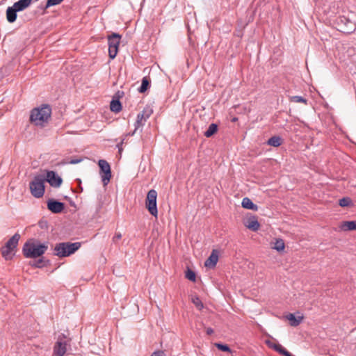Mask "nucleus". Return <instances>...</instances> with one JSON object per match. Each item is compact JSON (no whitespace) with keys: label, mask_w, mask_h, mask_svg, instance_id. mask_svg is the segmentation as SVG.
I'll use <instances>...</instances> for the list:
<instances>
[{"label":"nucleus","mask_w":356,"mask_h":356,"mask_svg":"<svg viewBox=\"0 0 356 356\" xmlns=\"http://www.w3.org/2000/svg\"><path fill=\"white\" fill-rule=\"evenodd\" d=\"M51 108L50 106L44 104L35 108L31 111L30 122L35 126L44 127L51 118Z\"/></svg>","instance_id":"f257e3e1"},{"label":"nucleus","mask_w":356,"mask_h":356,"mask_svg":"<svg viewBox=\"0 0 356 356\" xmlns=\"http://www.w3.org/2000/svg\"><path fill=\"white\" fill-rule=\"evenodd\" d=\"M48 246L35 239H30L23 246L22 252L26 258H37L47 251Z\"/></svg>","instance_id":"f03ea898"},{"label":"nucleus","mask_w":356,"mask_h":356,"mask_svg":"<svg viewBox=\"0 0 356 356\" xmlns=\"http://www.w3.org/2000/svg\"><path fill=\"white\" fill-rule=\"evenodd\" d=\"M81 247V243L63 242L57 243L54 249V254L58 257H66L78 250Z\"/></svg>","instance_id":"7ed1b4c3"},{"label":"nucleus","mask_w":356,"mask_h":356,"mask_svg":"<svg viewBox=\"0 0 356 356\" xmlns=\"http://www.w3.org/2000/svg\"><path fill=\"white\" fill-rule=\"evenodd\" d=\"M45 177L44 175H38L34 177L33 179L29 184V188L32 195L36 198H40L44 193Z\"/></svg>","instance_id":"20e7f679"},{"label":"nucleus","mask_w":356,"mask_h":356,"mask_svg":"<svg viewBox=\"0 0 356 356\" xmlns=\"http://www.w3.org/2000/svg\"><path fill=\"white\" fill-rule=\"evenodd\" d=\"M157 192L154 189L148 191L145 200V206L149 213L154 217H157Z\"/></svg>","instance_id":"39448f33"},{"label":"nucleus","mask_w":356,"mask_h":356,"mask_svg":"<svg viewBox=\"0 0 356 356\" xmlns=\"http://www.w3.org/2000/svg\"><path fill=\"white\" fill-rule=\"evenodd\" d=\"M70 342V339H68L64 334H60L54 347L53 356H63Z\"/></svg>","instance_id":"423d86ee"},{"label":"nucleus","mask_w":356,"mask_h":356,"mask_svg":"<svg viewBox=\"0 0 356 356\" xmlns=\"http://www.w3.org/2000/svg\"><path fill=\"white\" fill-rule=\"evenodd\" d=\"M120 39L121 35L116 33L108 36V55L111 59H114L118 54Z\"/></svg>","instance_id":"0eeeda50"},{"label":"nucleus","mask_w":356,"mask_h":356,"mask_svg":"<svg viewBox=\"0 0 356 356\" xmlns=\"http://www.w3.org/2000/svg\"><path fill=\"white\" fill-rule=\"evenodd\" d=\"M99 167L100 168V173H103L102 175V181L104 186H106L111 178V170L109 163L103 159H100L98 162Z\"/></svg>","instance_id":"6e6552de"},{"label":"nucleus","mask_w":356,"mask_h":356,"mask_svg":"<svg viewBox=\"0 0 356 356\" xmlns=\"http://www.w3.org/2000/svg\"><path fill=\"white\" fill-rule=\"evenodd\" d=\"M45 181H47L51 186L58 188L63 182L62 178L58 176L54 171H47Z\"/></svg>","instance_id":"1a4fd4ad"},{"label":"nucleus","mask_w":356,"mask_h":356,"mask_svg":"<svg viewBox=\"0 0 356 356\" xmlns=\"http://www.w3.org/2000/svg\"><path fill=\"white\" fill-rule=\"evenodd\" d=\"M47 208L54 213H61L65 209L64 203L50 199L47 201Z\"/></svg>","instance_id":"9d476101"},{"label":"nucleus","mask_w":356,"mask_h":356,"mask_svg":"<svg viewBox=\"0 0 356 356\" xmlns=\"http://www.w3.org/2000/svg\"><path fill=\"white\" fill-rule=\"evenodd\" d=\"M218 261V252L216 250H213L210 256L204 262V266L207 268H213L216 266Z\"/></svg>","instance_id":"9b49d317"},{"label":"nucleus","mask_w":356,"mask_h":356,"mask_svg":"<svg viewBox=\"0 0 356 356\" xmlns=\"http://www.w3.org/2000/svg\"><path fill=\"white\" fill-rule=\"evenodd\" d=\"M245 227L249 229L256 232L259 229L260 225L258 222L257 218L255 216H252L245 224Z\"/></svg>","instance_id":"f8f14e48"},{"label":"nucleus","mask_w":356,"mask_h":356,"mask_svg":"<svg viewBox=\"0 0 356 356\" xmlns=\"http://www.w3.org/2000/svg\"><path fill=\"white\" fill-rule=\"evenodd\" d=\"M32 1L33 0H19L15 2L13 6L16 8L18 12L22 11L31 5Z\"/></svg>","instance_id":"ddd939ff"},{"label":"nucleus","mask_w":356,"mask_h":356,"mask_svg":"<svg viewBox=\"0 0 356 356\" xmlns=\"http://www.w3.org/2000/svg\"><path fill=\"white\" fill-rule=\"evenodd\" d=\"M17 10L13 6L8 7L6 10V18L8 22L13 23L17 19Z\"/></svg>","instance_id":"4468645a"},{"label":"nucleus","mask_w":356,"mask_h":356,"mask_svg":"<svg viewBox=\"0 0 356 356\" xmlns=\"http://www.w3.org/2000/svg\"><path fill=\"white\" fill-rule=\"evenodd\" d=\"M20 236L18 234H15L6 243L5 246L9 248L10 250H15L17 247Z\"/></svg>","instance_id":"2eb2a0df"},{"label":"nucleus","mask_w":356,"mask_h":356,"mask_svg":"<svg viewBox=\"0 0 356 356\" xmlns=\"http://www.w3.org/2000/svg\"><path fill=\"white\" fill-rule=\"evenodd\" d=\"M242 207L244 209L257 211L258 207L257 204H254L253 202L248 197H244L242 200Z\"/></svg>","instance_id":"dca6fc26"},{"label":"nucleus","mask_w":356,"mask_h":356,"mask_svg":"<svg viewBox=\"0 0 356 356\" xmlns=\"http://www.w3.org/2000/svg\"><path fill=\"white\" fill-rule=\"evenodd\" d=\"M340 228L343 231H353L356 230V220L353 221H343L340 225Z\"/></svg>","instance_id":"f3484780"},{"label":"nucleus","mask_w":356,"mask_h":356,"mask_svg":"<svg viewBox=\"0 0 356 356\" xmlns=\"http://www.w3.org/2000/svg\"><path fill=\"white\" fill-rule=\"evenodd\" d=\"M286 318L289 321V323L291 326L296 327L300 324L303 316L296 317L293 314H289L286 316Z\"/></svg>","instance_id":"a211bd4d"},{"label":"nucleus","mask_w":356,"mask_h":356,"mask_svg":"<svg viewBox=\"0 0 356 356\" xmlns=\"http://www.w3.org/2000/svg\"><path fill=\"white\" fill-rule=\"evenodd\" d=\"M282 138L278 136H272L267 141V144L268 145H270V146H273L275 147H277L280 146L282 145Z\"/></svg>","instance_id":"6ab92c4d"},{"label":"nucleus","mask_w":356,"mask_h":356,"mask_svg":"<svg viewBox=\"0 0 356 356\" xmlns=\"http://www.w3.org/2000/svg\"><path fill=\"white\" fill-rule=\"evenodd\" d=\"M218 124L212 123L209 125L208 129L204 132V136L210 138L218 131Z\"/></svg>","instance_id":"aec40b11"},{"label":"nucleus","mask_w":356,"mask_h":356,"mask_svg":"<svg viewBox=\"0 0 356 356\" xmlns=\"http://www.w3.org/2000/svg\"><path fill=\"white\" fill-rule=\"evenodd\" d=\"M110 108L111 111L118 113L122 110L121 102L118 99H113L111 102Z\"/></svg>","instance_id":"412c9836"},{"label":"nucleus","mask_w":356,"mask_h":356,"mask_svg":"<svg viewBox=\"0 0 356 356\" xmlns=\"http://www.w3.org/2000/svg\"><path fill=\"white\" fill-rule=\"evenodd\" d=\"M13 251V250H10L9 248H7L5 245L1 249V254L6 260L12 259Z\"/></svg>","instance_id":"4be33fe9"},{"label":"nucleus","mask_w":356,"mask_h":356,"mask_svg":"<svg viewBox=\"0 0 356 356\" xmlns=\"http://www.w3.org/2000/svg\"><path fill=\"white\" fill-rule=\"evenodd\" d=\"M273 350H275L276 352L279 353L280 355L283 356H294L280 344H277V346H274Z\"/></svg>","instance_id":"5701e85b"},{"label":"nucleus","mask_w":356,"mask_h":356,"mask_svg":"<svg viewBox=\"0 0 356 356\" xmlns=\"http://www.w3.org/2000/svg\"><path fill=\"white\" fill-rule=\"evenodd\" d=\"M185 277L191 282H196V273L189 267H187V269L185 271Z\"/></svg>","instance_id":"b1692460"},{"label":"nucleus","mask_w":356,"mask_h":356,"mask_svg":"<svg viewBox=\"0 0 356 356\" xmlns=\"http://www.w3.org/2000/svg\"><path fill=\"white\" fill-rule=\"evenodd\" d=\"M152 113V111L149 108L144 109L141 113L137 115L138 117L143 119L145 122L150 117Z\"/></svg>","instance_id":"393cba45"},{"label":"nucleus","mask_w":356,"mask_h":356,"mask_svg":"<svg viewBox=\"0 0 356 356\" xmlns=\"http://www.w3.org/2000/svg\"><path fill=\"white\" fill-rule=\"evenodd\" d=\"M149 86V81L147 77H143L142 79L141 85L138 89L140 92H145Z\"/></svg>","instance_id":"a878e982"},{"label":"nucleus","mask_w":356,"mask_h":356,"mask_svg":"<svg viewBox=\"0 0 356 356\" xmlns=\"http://www.w3.org/2000/svg\"><path fill=\"white\" fill-rule=\"evenodd\" d=\"M192 302L195 305L198 310H202L204 307V305L201 300L197 296H193L191 298Z\"/></svg>","instance_id":"bb28decb"},{"label":"nucleus","mask_w":356,"mask_h":356,"mask_svg":"<svg viewBox=\"0 0 356 356\" xmlns=\"http://www.w3.org/2000/svg\"><path fill=\"white\" fill-rule=\"evenodd\" d=\"M284 247H285L284 242L282 239H281V238L276 239L275 245L273 247L274 249H275L277 251H282L284 249Z\"/></svg>","instance_id":"cd10ccee"},{"label":"nucleus","mask_w":356,"mask_h":356,"mask_svg":"<svg viewBox=\"0 0 356 356\" xmlns=\"http://www.w3.org/2000/svg\"><path fill=\"white\" fill-rule=\"evenodd\" d=\"M352 204V200L350 197H346L339 200V204L342 207H348Z\"/></svg>","instance_id":"c85d7f7f"},{"label":"nucleus","mask_w":356,"mask_h":356,"mask_svg":"<svg viewBox=\"0 0 356 356\" xmlns=\"http://www.w3.org/2000/svg\"><path fill=\"white\" fill-rule=\"evenodd\" d=\"M216 346L217 347V348L221 351H223V352H228V353H231L232 352V350L230 349V348L229 347L228 345L227 344H223V343H216Z\"/></svg>","instance_id":"c756f323"},{"label":"nucleus","mask_w":356,"mask_h":356,"mask_svg":"<svg viewBox=\"0 0 356 356\" xmlns=\"http://www.w3.org/2000/svg\"><path fill=\"white\" fill-rule=\"evenodd\" d=\"M291 102L307 104V100L301 96H293L290 98Z\"/></svg>","instance_id":"7c9ffc66"},{"label":"nucleus","mask_w":356,"mask_h":356,"mask_svg":"<svg viewBox=\"0 0 356 356\" xmlns=\"http://www.w3.org/2000/svg\"><path fill=\"white\" fill-rule=\"evenodd\" d=\"M145 122L143 120V119H140V118L138 117L137 116V120L135 122V131H136L138 128H140V127H143L144 126Z\"/></svg>","instance_id":"2f4dec72"},{"label":"nucleus","mask_w":356,"mask_h":356,"mask_svg":"<svg viewBox=\"0 0 356 356\" xmlns=\"http://www.w3.org/2000/svg\"><path fill=\"white\" fill-rule=\"evenodd\" d=\"M63 0H47L46 8H49L53 6L58 5Z\"/></svg>","instance_id":"473e14b6"},{"label":"nucleus","mask_w":356,"mask_h":356,"mask_svg":"<svg viewBox=\"0 0 356 356\" xmlns=\"http://www.w3.org/2000/svg\"><path fill=\"white\" fill-rule=\"evenodd\" d=\"M122 238V234L120 233H115L114 236L113 237V242L117 243L118 241Z\"/></svg>","instance_id":"72a5a7b5"},{"label":"nucleus","mask_w":356,"mask_h":356,"mask_svg":"<svg viewBox=\"0 0 356 356\" xmlns=\"http://www.w3.org/2000/svg\"><path fill=\"white\" fill-rule=\"evenodd\" d=\"M151 356H165V353L162 350L155 351L154 352Z\"/></svg>","instance_id":"f704fd0d"},{"label":"nucleus","mask_w":356,"mask_h":356,"mask_svg":"<svg viewBox=\"0 0 356 356\" xmlns=\"http://www.w3.org/2000/svg\"><path fill=\"white\" fill-rule=\"evenodd\" d=\"M266 345H267L269 348H273V346H277V344H278V343H274V342H273V341H270V340H266Z\"/></svg>","instance_id":"c9c22d12"},{"label":"nucleus","mask_w":356,"mask_h":356,"mask_svg":"<svg viewBox=\"0 0 356 356\" xmlns=\"http://www.w3.org/2000/svg\"><path fill=\"white\" fill-rule=\"evenodd\" d=\"M42 261L43 260L42 259H39L37 261H35V263L33 264V266L37 268H40L42 266L41 264L42 263Z\"/></svg>","instance_id":"e433bc0d"},{"label":"nucleus","mask_w":356,"mask_h":356,"mask_svg":"<svg viewBox=\"0 0 356 356\" xmlns=\"http://www.w3.org/2000/svg\"><path fill=\"white\" fill-rule=\"evenodd\" d=\"M206 332L208 335H211L213 333V330L211 327L207 328Z\"/></svg>","instance_id":"4c0bfd02"},{"label":"nucleus","mask_w":356,"mask_h":356,"mask_svg":"<svg viewBox=\"0 0 356 356\" xmlns=\"http://www.w3.org/2000/svg\"><path fill=\"white\" fill-rule=\"evenodd\" d=\"M122 145H123V140H121V142L117 145V147H118L120 152L122 150Z\"/></svg>","instance_id":"58836bf2"},{"label":"nucleus","mask_w":356,"mask_h":356,"mask_svg":"<svg viewBox=\"0 0 356 356\" xmlns=\"http://www.w3.org/2000/svg\"><path fill=\"white\" fill-rule=\"evenodd\" d=\"M81 159H72L70 161V163L71 164H76L79 162H81Z\"/></svg>","instance_id":"ea45409f"},{"label":"nucleus","mask_w":356,"mask_h":356,"mask_svg":"<svg viewBox=\"0 0 356 356\" xmlns=\"http://www.w3.org/2000/svg\"><path fill=\"white\" fill-rule=\"evenodd\" d=\"M136 131H135V130H134L133 132H130V133H129V134H126V135H125V137L130 136H133V135L135 134V132H136Z\"/></svg>","instance_id":"a19ab883"},{"label":"nucleus","mask_w":356,"mask_h":356,"mask_svg":"<svg viewBox=\"0 0 356 356\" xmlns=\"http://www.w3.org/2000/svg\"><path fill=\"white\" fill-rule=\"evenodd\" d=\"M126 139H127V137H125V136H124V138L122 139V140H123V144L124 143Z\"/></svg>","instance_id":"79ce46f5"},{"label":"nucleus","mask_w":356,"mask_h":356,"mask_svg":"<svg viewBox=\"0 0 356 356\" xmlns=\"http://www.w3.org/2000/svg\"><path fill=\"white\" fill-rule=\"evenodd\" d=\"M236 120H237V118H234L232 120V121H233V122H235V121H236Z\"/></svg>","instance_id":"37998d69"}]
</instances>
